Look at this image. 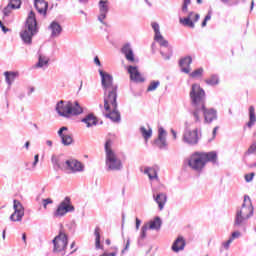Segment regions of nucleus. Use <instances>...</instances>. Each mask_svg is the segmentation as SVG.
I'll list each match as a JSON object with an SVG mask.
<instances>
[{
    "label": "nucleus",
    "mask_w": 256,
    "mask_h": 256,
    "mask_svg": "<svg viewBox=\"0 0 256 256\" xmlns=\"http://www.w3.org/2000/svg\"><path fill=\"white\" fill-rule=\"evenodd\" d=\"M190 103L192 105L191 116L195 123H201L203 119V109L205 108V90L199 84H192L190 90Z\"/></svg>",
    "instance_id": "nucleus-1"
},
{
    "label": "nucleus",
    "mask_w": 256,
    "mask_h": 256,
    "mask_svg": "<svg viewBox=\"0 0 256 256\" xmlns=\"http://www.w3.org/2000/svg\"><path fill=\"white\" fill-rule=\"evenodd\" d=\"M217 152H194L188 158V167L192 169V171H196V173H201L203 169H205V165L208 163H217Z\"/></svg>",
    "instance_id": "nucleus-2"
},
{
    "label": "nucleus",
    "mask_w": 256,
    "mask_h": 256,
    "mask_svg": "<svg viewBox=\"0 0 256 256\" xmlns=\"http://www.w3.org/2000/svg\"><path fill=\"white\" fill-rule=\"evenodd\" d=\"M98 73L101 77V85L104 90V100L107 103H115L117 99V84L113 83V75L99 69Z\"/></svg>",
    "instance_id": "nucleus-3"
},
{
    "label": "nucleus",
    "mask_w": 256,
    "mask_h": 256,
    "mask_svg": "<svg viewBox=\"0 0 256 256\" xmlns=\"http://www.w3.org/2000/svg\"><path fill=\"white\" fill-rule=\"evenodd\" d=\"M55 111L59 117L70 119V117H77L83 113V107L77 101L60 100L55 106Z\"/></svg>",
    "instance_id": "nucleus-4"
},
{
    "label": "nucleus",
    "mask_w": 256,
    "mask_h": 256,
    "mask_svg": "<svg viewBox=\"0 0 256 256\" xmlns=\"http://www.w3.org/2000/svg\"><path fill=\"white\" fill-rule=\"evenodd\" d=\"M113 142L111 140H107L104 149H105V169L106 171H122L123 170V161L114 152L111 146Z\"/></svg>",
    "instance_id": "nucleus-5"
},
{
    "label": "nucleus",
    "mask_w": 256,
    "mask_h": 256,
    "mask_svg": "<svg viewBox=\"0 0 256 256\" xmlns=\"http://www.w3.org/2000/svg\"><path fill=\"white\" fill-rule=\"evenodd\" d=\"M254 213L253 204H251V198L249 196H244V203L240 208H237L235 218H234V227H243L245 223Z\"/></svg>",
    "instance_id": "nucleus-6"
},
{
    "label": "nucleus",
    "mask_w": 256,
    "mask_h": 256,
    "mask_svg": "<svg viewBox=\"0 0 256 256\" xmlns=\"http://www.w3.org/2000/svg\"><path fill=\"white\" fill-rule=\"evenodd\" d=\"M39 33L37 27V19L35 18V12L30 11L24 29L20 32V37L26 45L33 43V37Z\"/></svg>",
    "instance_id": "nucleus-7"
},
{
    "label": "nucleus",
    "mask_w": 256,
    "mask_h": 256,
    "mask_svg": "<svg viewBox=\"0 0 256 256\" xmlns=\"http://www.w3.org/2000/svg\"><path fill=\"white\" fill-rule=\"evenodd\" d=\"M151 25L155 33L154 40L162 46L160 49V55L165 59V61H169L173 55V48L169 46V42L163 38V35H161L159 23L153 22Z\"/></svg>",
    "instance_id": "nucleus-8"
},
{
    "label": "nucleus",
    "mask_w": 256,
    "mask_h": 256,
    "mask_svg": "<svg viewBox=\"0 0 256 256\" xmlns=\"http://www.w3.org/2000/svg\"><path fill=\"white\" fill-rule=\"evenodd\" d=\"M53 253L56 255L65 256L67 255V245L69 244V238L65 232H60L53 241Z\"/></svg>",
    "instance_id": "nucleus-9"
},
{
    "label": "nucleus",
    "mask_w": 256,
    "mask_h": 256,
    "mask_svg": "<svg viewBox=\"0 0 256 256\" xmlns=\"http://www.w3.org/2000/svg\"><path fill=\"white\" fill-rule=\"evenodd\" d=\"M75 211V206L71 203L70 197H65L57 206L56 211L53 212V217L55 219H61L67 215V213H73Z\"/></svg>",
    "instance_id": "nucleus-10"
},
{
    "label": "nucleus",
    "mask_w": 256,
    "mask_h": 256,
    "mask_svg": "<svg viewBox=\"0 0 256 256\" xmlns=\"http://www.w3.org/2000/svg\"><path fill=\"white\" fill-rule=\"evenodd\" d=\"M117 99L114 100V102H107L104 100V109L105 111H108L106 114V117L108 119H111L114 123H121V113L117 109Z\"/></svg>",
    "instance_id": "nucleus-11"
},
{
    "label": "nucleus",
    "mask_w": 256,
    "mask_h": 256,
    "mask_svg": "<svg viewBox=\"0 0 256 256\" xmlns=\"http://www.w3.org/2000/svg\"><path fill=\"white\" fill-rule=\"evenodd\" d=\"M199 19H201V15H199V13L190 11L186 17L179 18V23L184 27H189V29H195V23H197Z\"/></svg>",
    "instance_id": "nucleus-12"
},
{
    "label": "nucleus",
    "mask_w": 256,
    "mask_h": 256,
    "mask_svg": "<svg viewBox=\"0 0 256 256\" xmlns=\"http://www.w3.org/2000/svg\"><path fill=\"white\" fill-rule=\"evenodd\" d=\"M13 209H14V213L11 214L10 221H13V222L23 221V217H25V208L23 207V204H21L19 200H14Z\"/></svg>",
    "instance_id": "nucleus-13"
},
{
    "label": "nucleus",
    "mask_w": 256,
    "mask_h": 256,
    "mask_svg": "<svg viewBox=\"0 0 256 256\" xmlns=\"http://www.w3.org/2000/svg\"><path fill=\"white\" fill-rule=\"evenodd\" d=\"M83 169L85 166L79 160L69 159L65 161L64 171H68V173H81Z\"/></svg>",
    "instance_id": "nucleus-14"
},
{
    "label": "nucleus",
    "mask_w": 256,
    "mask_h": 256,
    "mask_svg": "<svg viewBox=\"0 0 256 256\" xmlns=\"http://www.w3.org/2000/svg\"><path fill=\"white\" fill-rule=\"evenodd\" d=\"M98 9H99L98 21L102 25L107 26V22H105V20L107 19V13H109L108 0H100L98 3Z\"/></svg>",
    "instance_id": "nucleus-15"
},
{
    "label": "nucleus",
    "mask_w": 256,
    "mask_h": 256,
    "mask_svg": "<svg viewBox=\"0 0 256 256\" xmlns=\"http://www.w3.org/2000/svg\"><path fill=\"white\" fill-rule=\"evenodd\" d=\"M69 128L67 126H63L58 130V137L61 139L62 145L64 147H69V145H73V134L69 133Z\"/></svg>",
    "instance_id": "nucleus-16"
},
{
    "label": "nucleus",
    "mask_w": 256,
    "mask_h": 256,
    "mask_svg": "<svg viewBox=\"0 0 256 256\" xmlns=\"http://www.w3.org/2000/svg\"><path fill=\"white\" fill-rule=\"evenodd\" d=\"M182 139L187 145H197L199 143V129L185 130Z\"/></svg>",
    "instance_id": "nucleus-17"
},
{
    "label": "nucleus",
    "mask_w": 256,
    "mask_h": 256,
    "mask_svg": "<svg viewBox=\"0 0 256 256\" xmlns=\"http://www.w3.org/2000/svg\"><path fill=\"white\" fill-rule=\"evenodd\" d=\"M154 143L158 149H167V131L163 127L158 128V138Z\"/></svg>",
    "instance_id": "nucleus-18"
},
{
    "label": "nucleus",
    "mask_w": 256,
    "mask_h": 256,
    "mask_svg": "<svg viewBox=\"0 0 256 256\" xmlns=\"http://www.w3.org/2000/svg\"><path fill=\"white\" fill-rule=\"evenodd\" d=\"M152 197L155 203H157L159 210L163 211V209H165V204L167 203V194L163 192L157 193L155 190H152Z\"/></svg>",
    "instance_id": "nucleus-19"
},
{
    "label": "nucleus",
    "mask_w": 256,
    "mask_h": 256,
    "mask_svg": "<svg viewBox=\"0 0 256 256\" xmlns=\"http://www.w3.org/2000/svg\"><path fill=\"white\" fill-rule=\"evenodd\" d=\"M202 116L204 117L205 123L217 121V111L214 108H205V105L202 110Z\"/></svg>",
    "instance_id": "nucleus-20"
},
{
    "label": "nucleus",
    "mask_w": 256,
    "mask_h": 256,
    "mask_svg": "<svg viewBox=\"0 0 256 256\" xmlns=\"http://www.w3.org/2000/svg\"><path fill=\"white\" fill-rule=\"evenodd\" d=\"M128 73L130 75L131 81H134L135 83H143V81H145V78H143L137 66H129Z\"/></svg>",
    "instance_id": "nucleus-21"
},
{
    "label": "nucleus",
    "mask_w": 256,
    "mask_h": 256,
    "mask_svg": "<svg viewBox=\"0 0 256 256\" xmlns=\"http://www.w3.org/2000/svg\"><path fill=\"white\" fill-rule=\"evenodd\" d=\"M191 63H193V58H191V56H186L180 59L179 66L182 73H186L187 75L191 73Z\"/></svg>",
    "instance_id": "nucleus-22"
},
{
    "label": "nucleus",
    "mask_w": 256,
    "mask_h": 256,
    "mask_svg": "<svg viewBox=\"0 0 256 256\" xmlns=\"http://www.w3.org/2000/svg\"><path fill=\"white\" fill-rule=\"evenodd\" d=\"M121 51L130 63H135V54L133 53V48L131 47V44H125L122 47Z\"/></svg>",
    "instance_id": "nucleus-23"
},
{
    "label": "nucleus",
    "mask_w": 256,
    "mask_h": 256,
    "mask_svg": "<svg viewBox=\"0 0 256 256\" xmlns=\"http://www.w3.org/2000/svg\"><path fill=\"white\" fill-rule=\"evenodd\" d=\"M49 31H51V37L53 39L59 37L61 33H63V28L61 27V24L59 22L53 21L49 27Z\"/></svg>",
    "instance_id": "nucleus-24"
},
{
    "label": "nucleus",
    "mask_w": 256,
    "mask_h": 256,
    "mask_svg": "<svg viewBox=\"0 0 256 256\" xmlns=\"http://www.w3.org/2000/svg\"><path fill=\"white\" fill-rule=\"evenodd\" d=\"M51 162L56 171H58V169L65 171V161H63V156L52 155Z\"/></svg>",
    "instance_id": "nucleus-25"
},
{
    "label": "nucleus",
    "mask_w": 256,
    "mask_h": 256,
    "mask_svg": "<svg viewBox=\"0 0 256 256\" xmlns=\"http://www.w3.org/2000/svg\"><path fill=\"white\" fill-rule=\"evenodd\" d=\"M145 225H147L148 229L152 231H159L161 229V225H163V222L161 221V218L157 216L149 222H146Z\"/></svg>",
    "instance_id": "nucleus-26"
},
{
    "label": "nucleus",
    "mask_w": 256,
    "mask_h": 256,
    "mask_svg": "<svg viewBox=\"0 0 256 256\" xmlns=\"http://www.w3.org/2000/svg\"><path fill=\"white\" fill-rule=\"evenodd\" d=\"M183 249H185V239H183V236H179L172 244V251L179 253V251H183Z\"/></svg>",
    "instance_id": "nucleus-27"
},
{
    "label": "nucleus",
    "mask_w": 256,
    "mask_h": 256,
    "mask_svg": "<svg viewBox=\"0 0 256 256\" xmlns=\"http://www.w3.org/2000/svg\"><path fill=\"white\" fill-rule=\"evenodd\" d=\"M34 6L40 15H45V13H47L49 4L45 0H35Z\"/></svg>",
    "instance_id": "nucleus-28"
},
{
    "label": "nucleus",
    "mask_w": 256,
    "mask_h": 256,
    "mask_svg": "<svg viewBox=\"0 0 256 256\" xmlns=\"http://www.w3.org/2000/svg\"><path fill=\"white\" fill-rule=\"evenodd\" d=\"M82 123H85L86 127L89 129L91 127H95L97 125V117L93 114H88L84 118L81 119Z\"/></svg>",
    "instance_id": "nucleus-29"
},
{
    "label": "nucleus",
    "mask_w": 256,
    "mask_h": 256,
    "mask_svg": "<svg viewBox=\"0 0 256 256\" xmlns=\"http://www.w3.org/2000/svg\"><path fill=\"white\" fill-rule=\"evenodd\" d=\"M49 57L43 54H39L38 62L36 63V67L38 69H47L49 67Z\"/></svg>",
    "instance_id": "nucleus-30"
},
{
    "label": "nucleus",
    "mask_w": 256,
    "mask_h": 256,
    "mask_svg": "<svg viewBox=\"0 0 256 256\" xmlns=\"http://www.w3.org/2000/svg\"><path fill=\"white\" fill-rule=\"evenodd\" d=\"M143 173L149 177L150 181L159 179L157 176V170L153 167H145Z\"/></svg>",
    "instance_id": "nucleus-31"
},
{
    "label": "nucleus",
    "mask_w": 256,
    "mask_h": 256,
    "mask_svg": "<svg viewBox=\"0 0 256 256\" xmlns=\"http://www.w3.org/2000/svg\"><path fill=\"white\" fill-rule=\"evenodd\" d=\"M94 236H95L96 249H103V246L101 245V228H99V227L95 228Z\"/></svg>",
    "instance_id": "nucleus-32"
},
{
    "label": "nucleus",
    "mask_w": 256,
    "mask_h": 256,
    "mask_svg": "<svg viewBox=\"0 0 256 256\" xmlns=\"http://www.w3.org/2000/svg\"><path fill=\"white\" fill-rule=\"evenodd\" d=\"M4 76L6 79V83H7V85H9V87H11V85H13V82L15 81V79H17L16 72L6 71V72H4Z\"/></svg>",
    "instance_id": "nucleus-33"
},
{
    "label": "nucleus",
    "mask_w": 256,
    "mask_h": 256,
    "mask_svg": "<svg viewBox=\"0 0 256 256\" xmlns=\"http://www.w3.org/2000/svg\"><path fill=\"white\" fill-rule=\"evenodd\" d=\"M256 123L255 107H249V122L247 123L248 127H252Z\"/></svg>",
    "instance_id": "nucleus-34"
},
{
    "label": "nucleus",
    "mask_w": 256,
    "mask_h": 256,
    "mask_svg": "<svg viewBox=\"0 0 256 256\" xmlns=\"http://www.w3.org/2000/svg\"><path fill=\"white\" fill-rule=\"evenodd\" d=\"M140 133H141L142 137L145 139V141H149V139H151V137L153 135V130L151 128H149L147 130V128H145L144 126H141Z\"/></svg>",
    "instance_id": "nucleus-35"
},
{
    "label": "nucleus",
    "mask_w": 256,
    "mask_h": 256,
    "mask_svg": "<svg viewBox=\"0 0 256 256\" xmlns=\"http://www.w3.org/2000/svg\"><path fill=\"white\" fill-rule=\"evenodd\" d=\"M147 231H149V226L144 224L140 230V236L138 238V245H141V242L147 238Z\"/></svg>",
    "instance_id": "nucleus-36"
},
{
    "label": "nucleus",
    "mask_w": 256,
    "mask_h": 256,
    "mask_svg": "<svg viewBox=\"0 0 256 256\" xmlns=\"http://www.w3.org/2000/svg\"><path fill=\"white\" fill-rule=\"evenodd\" d=\"M205 83L211 87H215V85L219 83V75L212 74L208 79L205 80Z\"/></svg>",
    "instance_id": "nucleus-37"
},
{
    "label": "nucleus",
    "mask_w": 256,
    "mask_h": 256,
    "mask_svg": "<svg viewBox=\"0 0 256 256\" xmlns=\"http://www.w3.org/2000/svg\"><path fill=\"white\" fill-rule=\"evenodd\" d=\"M189 5H191V0H182V5H181L182 15H187L189 13Z\"/></svg>",
    "instance_id": "nucleus-38"
},
{
    "label": "nucleus",
    "mask_w": 256,
    "mask_h": 256,
    "mask_svg": "<svg viewBox=\"0 0 256 256\" xmlns=\"http://www.w3.org/2000/svg\"><path fill=\"white\" fill-rule=\"evenodd\" d=\"M159 85H161V82L159 80L150 82L147 88L148 93L152 91H157V88L159 87Z\"/></svg>",
    "instance_id": "nucleus-39"
},
{
    "label": "nucleus",
    "mask_w": 256,
    "mask_h": 256,
    "mask_svg": "<svg viewBox=\"0 0 256 256\" xmlns=\"http://www.w3.org/2000/svg\"><path fill=\"white\" fill-rule=\"evenodd\" d=\"M203 71H204L203 68H198L194 70L192 73H190V77H192L193 79L203 77Z\"/></svg>",
    "instance_id": "nucleus-40"
},
{
    "label": "nucleus",
    "mask_w": 256,
    "mask_h": 256,
    "mask_svg": "<svg viewBox=\"0 0 256 256\" xmlns=\"http://www.w3.org/2000/svg\"><path fill=\"white\" fill-rule=\"evenodd\" d=\"M223 5H226L227 7H233V5H237L239 3V0H220Z\"/></svg>",
    "instance_id": "nucleus-41"
},
{
    "label": "nucleus",
    "mask_w": 256,
    "mask_h": 256,
    "mask_svg": "<svg viewBox=\"0 0 256 256\" xmlns=\"http://www.w3.org/2000/svg\"><path fill=\"white\" fill-rule=\"evenodd\" d=\"M13 9H19L21 7V0H10L9 4Z\"/></svg>",
    "instance_id": "nucleus-42"
},
{
    "label": "nucleus",
    "mask_w": 256,
    "mask_h": 256,
    "mask_svg": "<svg viewBox=\"0 0 256 256\" xmlns=\"http://www.w3.org/2000/svg\"><path fill=\"white\" fill-rule=\"evenodd\" d=\"M256 153V142H254L247 150L246 155H253Z\"/></svg>",
    "instance_id": "nucleus-43"
},
{
    "label": "nucleus",
    "mask_w": 256,
    "mask_h": 256,
    "mask_svg": "<svg viewBox=\"0 0 256 256\" xmlns=\"http://www.w3.org/2000/svg\"><path fill=\"white\" fill-rule=\"evenodd\" d=\"M130 246H131V239L128 238L124 249L121 251V255H125V253H127V251H129Z\"/></svg>",
    "instance_id": "nucleus-44"
},
{
    "label": "nucleus",
    "mask_w": 256,
    "mask_h": 256,
    "mask_svg": "<svg viewBox=\"0 0 256 256\" xmlns=\"http://www.w3.org/2000/svg\"><path fill=\"white\" fill-rule=\"evenodd\" d=\"M12 6L11 5H7L4 10H3V13H4V16L5 17H9V15H11V10H12Z\"/></svg>",
    "instance_id": "nucleus-45"
},
{
    "label": "nucleus",
    "mask_w": 256,
    "mask_h": 256,
    "mask_svg": "<svg viewBox=\"0 0 256 256\" xmlns=\"http://www.w3.org/2000/svg\"><path fill=\"white\" fill-rule=\"evenodd\" d=\"M211 12H208V14L205 16L203 22H202V27H207V21H211Z\"/></svg>",
    "instance_id": "nucleus-46"
},
{
    "label": "nucleus",
    "mask_w": 256,
    "mask_h": 256,
    "mask_svg": "<svg viewBox=\"0 0 256 256\" xmlns=\"http://www.w3.org/2000/svg\"><path fill=\"white\" fill-rule=\"evenodd\" d=\"M44 209H47V205H53L51 198H46L42 200Z\"/></svg>",
    "instance_id": "nucleus-47"
},
{
    "label": "nucleus",
    "mask_w": 256,
    "mask_h": 256,
    "mask_svg": "<svg viewBox=\"0 0 256 256\" xmlns=\"http://www.w3.org/2000/svg\"><path fill=\"white\" fill-rule=\"evenodd\" d=\"M253 177H255V173H250L245 175V181L246 183H251L253 181Z\"/></svg>",
    "instance_id": "nucleus-48"
},
{
    "label": "nucleus",
    "mask_w": 256,
    "mask_h": 256,
    "mask_svg": "<svg viewBox=\"0 0 256 256\" xmlns=\"http://www.w3.org/2000/svg\"><path fill=\"white\" fill-rule=\"evenodd\" d=\"M239 237H241V232L235 231L232 233L230 239H232V241H233L234 239H239Z\"/></svg>",
    "instance_id": "nucleus-49"
},
{
    "label": "nucleus",
    "mask_w": 256,
    "mask_h": 256,
    "mask_svg": "<svg viewBox=\"0 0 256 256\" xmlns=\"http://www.w3.org/2000/svg\"><path fill=\"white\" fill-rule=\"evenodd\" d=\"M37 163H39V154H36L34 156V162L32 163V169H35L37 167Z\"/></svg>",
    "instance_id": "nucleus-50"
},
{
    "label": "nucleus",
    "mask_w": 256,
    "mask_h": 256,
    "mask_svg": "<svg viewBox=\"0 0 256 256\" xmlns=\"http://www.w3.org/2000/svg\"><path fill=\"white\" fill-rule=\"evenodd\" d=\"M233 243V239L229 238L226 242L223 243V247L229 249V246Z\"/></svg>",
    "instance_id": "nucleus-51"
},
{
    "label": "nucleus",
    "mask_w": 256,
    "mask_h": 256,
    "mask_svg": "<svg viewBox=\"0 0 256 256\" xmlns=\"http://www.w3.org/2000/svg\"><path fill=\"white\" fill-rule=\"evenodd\" d=\"M139 227H141V220H139V218H136V231H139Z\"/></svg>",
    "instance_id": "nucleus-52"
},
{
    "label": "nucleus",
    "mask_w": 256,
    "mask_h": 256,
    "mask_svg": "<svg viewBox=\"0 0 256 256\" xmlns=\"http://www.w3.org/2000/svg\"><path fill=\"white\" fill-rule=\"evenodd\" d=\"M94 63L96 64V65H98V67H101V60H99V57H95L94 58Z\"/></svg>",
    "instance_id": "nucleus-53"
},
{
    "label": "nucleus",
    "mask_w": 256,
    "mask_h": 256,
    "mask_svg": "<svg viewBox=\"0 0 256 256\" xmlns=\"http://www.w3.org/2000/svg\"><path fill=\"white\" fill-rule=\"evenodd\" d=\"M3 33H7V31H9V28L5 27V25L2 24V26H0Z\"/></svg>",
    "instance_id": "nucleus-54"
},
{
    "label": "nucleus",
    "mask_w": 256,
    "mask_h": 256,
    "mask_svg": "<svg viewBox=\"0 0 256 256\" xmlns=\"http://www.w3.org/2000/svg\"><path fill=\"white\" fill-rule=\"evenodd\" d=\"M46 145H47L48 147H53V141H51V140H46Z\"/></svg>",
    "instance_id": "nucleus-55"
},
{
    "label": "nucleus",
    "mask_w": 256,
    "mask_h": 256,
    "mask_svg": "<svg viewBox=\"0 0 256 256\" xmlns=\"http://www.w3.org/2000/svg\"><path fill=\"white\" fill-rule=\"evenodd\" d=\"M171 133L173 135V139H177V132L173 129H171Z\"/></svg>",
    "instance_id": "nucleus-56"
},
{
    "label": "nucleus",
    "mask_w": 256,
    "mask_h": 256,
    "mask_svg": "<svg viewBox=\"0 0 256 256\" xmlns=\"http://www.w3.org/2000/svg\"><path fill=\"white\" fill-rule=\"evenodd\" d=\"M254 7H255V0H252L250 5V11H253Z\"/></svg>",
    "instance_id": "nucleus-57"
},
{
    "label": "nucleus",
    "mask_w": 256,
    "mask_h": 256,
    "mask_svg": "<svg viewBox=\"0 0 256 256\" xmlns=\"http://www.w3.org/2000/svg\"><path fill=\"white\" fill-rule=\"evenodd\" d=\"M217 129H219V127L217 126L213 129V132H212L213 137L217 135Z\"/></svg>",
    "instance_id": "nucleus-58"
},
{
    "label": "nucleus",
    "mask_w": 256,
    "mask_h": 256,
    "mask_svg": "<svg viewBox=\"0 0 256 256\" xmlns=\"http://www.w3.org/2000/svg\"><path fill=\"white\" fill-rule=\"evenodd\" d=\"M22 240L24 241V243H27V234H22Z\"/></svg>",
    "instance_id": "nucleus-59"
},
{
    "label": "nucleus",
    "mask_w": 256,
    "mask_h": 256,
    "mask_svg": "<svg viewBox=\"0 0 256 256\" xmlns=\"http://www.w3.org/2000/svg\"><path fill=\"white\" fill-rule=\"evenodd\" d=\"M106 256H117V252L106 253Z\"/></svg>",
    "instance_id": "nucleus-60"
},
{
    "label": "nucleus",
    "mask_w": 256,
    "mask_h": 256,
    "mask_svg": "<svg viewBox=\"0 0 256 256\" xmlns=\"http://www.w3.org/2000/svg\"><path fill=\"white\" fill-rule=\"evenodd\" d=\"M35 92V88L34 87H31L28 91V95H31V93H34Z\"/></svg>",
    "instance_id": "nucleus-61"
},
{
    "label": "nucleus",
    "mask_w": 256,
    "mask_h": 256,
    "mask_svg": "<svg viewBox=\"0 0 256 256\" xmlns=\"http://www.w3.org/2000/svg\"><path fill=\"white\" fill-rule=\"evenodd\" d=\"M31 145V143L29 142V141H27L26 143H25V145H24V147L26 148V149H29V146Z\"/></svg>",
    "instance_id": "nucleus-62"
},
{
    "label": "nucleus",
    "mask_w": 256,
    "mask_h": 256,
    "mask_svg": "<svg viewBox=\"0 0 256 256\" xmlns=\"http://www.w3.org/2000/svg\"><path fill=\"white\" fill-rule=\"evenodd\" d=\"M70 249H75V242H72V243H71Z\"/></svg>",
    "instance_id": "nucleus-63"
},
{
    "label": "nucleus",
    "mask_w": 256,
    "mask_h": 256,
    "mask_svg": "<svg viewBox=\"0 0 256 256\" xmlns=\"http://www.w3.org/2000/svg\"><path fill=\"white\" fill-rule=\"evenodd\" d=\"M5 233H6V231L5 230H3V232H2V238H3V240H5Z\"/></svg>",
    "instance_id": "nucleus-64"
}]
</instances>
